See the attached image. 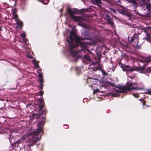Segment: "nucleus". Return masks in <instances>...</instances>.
<instances>
[{
    "label": "nucleus",
    "mask_w": 151,
    "mask_h": 151,
    "mask_svg": "<svg viewBox=\"0 0 151 151\" xmlns=\"http://www.w3.org/2000/svg\"><path fill=\"white\" fill-rule=\"evenodd\" d=\"M39 101L38 104H37V108L38 109L39 112L37 114L33 113V116L34 118L37 119H42V120L40 121L39 122V125L37 129L31 132L29 134L33 136V137L29 138L27 140V146L29 148L34 145L36 143L37 141L40 140L41 138L40 137L39 138L38 137L40 133L42 130V128L41 127L45 123V116L46 114L47 113V111L46 110H44L42 111V110L44 106V101L43 99H38Z\"/></svg>",
    "instance_id": "nucleus-1"
},
{
    "label": "nucleus",
    "mask_w": 151,
    "mask_h": 151,
    "mask_svg": "<svg viewBox=\"0 0 151 151\" xmlns=\"http://www.w3.org/2000/svg\"><path fill=\"white\" fill-rule=\"evenodd\" d=\"M69 45L70 54L73 57H76L78 52L76 50L77 47L80 46L82 50H86L90 54H93L87 49L88 45H92L93 43V40L88 38H84L77 36L75 32L72 30L70 32V40L67 41Z\"/></svg>",
    "instance_id": "nucleus-2"
},
{
    "label": "nucleus",
    "mask_w": 151,
    "mask_h": 151,
    "mask_svg": "<svg viewBox=\"0 0 151 151\" xmlns=\"http://www.w3.org/2000/svg\"><path fill=\"white\" fill-rule=\"evenodd\" d=\"M135 84V83L130 82L129 84L127 83L126 86L120 85L118 87L116 86L114 83H111L110 85L112 87H115L120 89V90H117L115 88L114 89V90H115L117 93H125L128 92L132 90H141L142 89L137 87H135L134 85Z\"/></svg>",
    "instance_id": "nucleus-3"
},
{
    "label": "nucleus",
    "mask_w": 151,
    "mask_h": 151,
    "mask_svg": "<svg viewBox=\"0 0 151 151\" xmlns=\"http://www.w3.org/2000/svg\"><path fill=\"white\" fill-rule=\"evenodd\" d=\"M66 12L74 21L79 23L81 22L82 19L81 17L74 15V14L77 12V11L71 9L69 7H67L66 8Z\"/></svg>",
    "instance_id": "nucleus-4"
},
{
    "label": "nucleus",
    "mask_w": 151,
    "mask_h": 151,
    "mask_svg": "<svg viewBox=\"0 0 151 151\" xmlns=\"http://www.w3.org/2000/svg\"><path fill=\"white\" fill-rule=\"evenodd\" d=\"M122 68L123 71H126L127 73H130L135 71H139V70H143V68H139L138 67L134 68L131 67L129 65H126L125 68H123L122 67Z\"/></svg>",
    "instance_id": "nucleus-5"
},
{
    "label": "nucleus",
    "mask_w": 151,
    "mask_h": 151,
    "mask_svg": "<svg viewBox=\"0 0 151 151\" xmlns=\"http://www.w3.org/2000/svg\"><path fill=\"white\" fill-rule=\"evenodd\" d=\"M82 62L85 64H90L89 66L92 64H94V63L91 61L90 56H89V53L86 54L84 55V57L82 58Z\"/></svg>",
    "instance_id": "nucleus-6"
},
{
    "label": "nucleus",
    "mask_w": 151,
    "mask_h": 151,
    "mask_svg": "<svg viewBox=\"0 0 151 151\" xmlns=\"http://www.w3.org/2000/svg\"><path fill=\"white\" fill-rule=\"evenodd\" d=\"M143 5L146 6L147 9L151 13V1L150 2V0H141Z\"/></svg>",
    "instance_id": "nucleus-7"
},
{
    "label": "nucleus",
    "mask_w": 151,
    "mask_h": 151,
    "mask_svg": "<svg viewBox=\"0 0 151 151\" xmlns=\"http://www.w3.org/2000/svg\"><path fill=\"white\" fill-rule=\"evenodd\" d=\"M119 13L122 14H124L129 17H131V14L126 9H122L119 11Z\"/></svg>",
    "instance_id": "nucleus-8"
},
{
    "label": "nucleus",
    "mask_w": 151,
    "mask_h": 151,
    "mask_svg": "<svg viewBox=\"0 0 151 151\" xmlns=\"http://www.w3.org/2000/svg\"><path fill=\"white\" fill-rule=\"evenodd\" d=\"M140 61L146 64L148 63L151 62V55L147 57H145L143 59L140 60Z\"/></svg>",
    "instance_id": "nucleus-9"
},
{
    "label": "nucleus",
    "mask_w": 151,
    "mask_h": 151,
    "mask_svg": "<svg viewBox=\"0 0 151 151\" xmlns=\"http://www.w3.org/2000/svg\"><path fill=\"white\" fill-rule=\"evenodd\" d=\"M139 68H143V70H139V71L141 72V73H146L151 72V67H149L145 69V68L144 66L139 67Z\"/></svg>",
    "instance_id": "nucleus-10"
},
{
    "label": "nucleus",
    "mask_w": 151,
    "mask_h": 151,
    "mask_svg": "<svg viewBox=\"0 0 151 151\" xmlns=\"http://www.w3.org/2000/svg\"><path fill=\"white\" fill-rule=\"evenodd\" d=\"M138 35L137 34H135L133 37H130V40H129V42H132L134 40H136L137 41L138 40ZM129 37H128V38H129Z\"/></svg>",
    "instance_id": "nucleus-11"
},
{
    "label": "nucleus",
    "mask_w": 151,
    "mask_h": 151,
    "mask_svg": "<svg viewBox=\"0 0 151 151\" xmlns=\"http://www.w3.org/2000/svg\"><path fill=\"white\" fill-rule=\"evenodd\" d=\"M39 81L40 83V84H39V86L40 87L39 88L41 89V90H42L44 86L43 84L44 83L43 78H39Z\"/></svg>",
    "instance_id": "nucleus-12"
},
{
    "label": "nucleus",
    "mask_w": 151,
    "mask_h": 151,
    "mask_svg": "<svg viewBox=\"0 0 151 151\" xmlns=\"http://www.w3.org/2000/svg\"><path fill=\"white\" fill-rule=\"evenodd\" d=\"M92 3L93 4L97 5L99 6L101 4H102V2L101 1V0H91Z\"/></svg>",
    "instance_id": "nucleus-13"
},
{
    "label": "nucleus",
    "mask_w": 151,
    "mask_h": 151,
    "mask_svg": "<svg viewBox=\"0 0 151 151\" xmlns=\"http://www.w3.org/2000/svg\"><path fill=\"white\" fill-rule=\"evenodd\" d=\"M16 24L18 26L19 28H21L23 26L22 22L19 19H17L16 21Z\"/></svg>",
    "instance_id": "nucleus-14"
},
{
    "label": "nucleus",
    "mask_w": 151,
    "mask_h": 151,
    "mask_svg": "<svg viewBox=\"0 0 151 151\" xmlns=\"http://www.w3.org/2000/svg\"><path fill=\"white\" fill-rule=\"evenodd\" d=\"M127 1L129 3H132L134 4V6L135 8H136L137 6V3L136 2V0H127Z\"/></svg>",
    "instance_id": "nucleus-15"
},
{
    "label": "nucleus",
    "mask_w": 151,
    "mask_h": 151,
    "mask_svg": "<svg viewBox=\"0 0 151 151\" xmlns=\"http://www.w3.org/2000/svg\"><path fill=\"white\" fill-rule=\"evenodd\" d=\"M13 13V18L16 19V21H17V19H19L18 18V16L17 14H16V11L14 9L13 10V11L12 12Z\"/></svg>",
    "instance_id": "nucleus-16"
},
{
    "label": "nucleus",
    "mask_w": 151,
    "mask_h": 151,
    "mask_svg": "<svg viewBox=\"0 0 151 151\" xmlns=\"http://www.w3.org/2000/svg\"><path fill=\"white\" fill-rule=\"evenodd\" d=\"M22 140V139L21 138L18 139L16 142L12 144V146L17 145V146H18L19 143H20L21 142L23 141Z\"/></svg>",
    "instance_id": "nucleus-17"
},
{
    "label": "nucleus",
    "mask_w": 151,
    "mask_h": 151,
    "mask_svg": "<svg viewBox=\"0 0 151 151\" xmlns=\"http://www.w3.org/2000/svg\"><path fill=\"white\" fill-rule=\"evenodd\" d=\"M75 70L78 75L79 74L81 73V70L80 68L78 67H76L75 68Z\"/></svg>",
    "instance_id": "nucleus-18"
},
{
    "label": "nucleus",
    "mask_w": 151,
    "mask_h": 151,
    "mask_svg": "<svg viewBox=\"0 0 151 151\" xmlns=\"http://www.w3.org/2000/svg\"><path fill=\"white\" fill-rule=\"evenodd\" d=\"M33 64H34L35 65V66L36 68H40V67L39 66L38 63H37V60H34Z\"/></svg>",
    "instance_id": "nucleus-19"
},
{
    "label": "nucleus",
    "mask_w": 151,
    "mask_h": 151,
    "mask_svg": "<svg viewBox=\"0 0 151 151\" xmlns=\"http://www.w3.org/2000/svg\"><path fill=\"white\" fill-rule=\"evenodd\" d=\"M49 2V0H42L41 2L44 4H47Z\"/></svg>",
    "instance_id": "nucleus-20"
},
{
    "label": "nucleus",
    "mask_w": 151,
    "mask_h": 151,
    "mask_svg": "<svg viewBox=\"0 0 151 151\" xmlns=\"http://www.w3.org/2000/svg\"><path fill=\"white\" fill-rule=\"evenodd\" d=\"M99 69L102 72L103 74L104 75H107V73L104 71V69H102L101 68H100L99 67Z\"/></svg>",
    "instance_id": "nucleus-21"
},
{
    "label": "nucleus",
    "mask_w": 151,
    "mask_h": 151,
    "mask_svg": "<svg viewBox=\"0 0 151 151\" xmlns=\"http://www.w3.org/2000/svg\"><path fill=\"white\" fill-rule=\"evenodd\" d=\"M108 21L109 24H111L113 25L114 24V22L112 21L111 19L110 18H109L108 19Z\"/></svg>",
    "instance_id": "nucleus-22"
},
{
    "label": "nucleus",
    "mask_w": 151,
    "mask_h": 151,
    "mask_svg": "<svg viewBox=\"0 0 151 151\" xmlns=\"http://www.w3.org/2000/svg\"><path fill=\"white\" fill-rule=\"evenodd\" d=\"M87 11V10L86 9H80V10L79 11H76L77 12H86Z\"/></svg>",
    "instance_id": "nucleus-23"
},
{
    "label": "nucleus",
    "mask_w": 151,
    "mask_h": 151,
    "mask_svg": "<svg viewBox=\"0 0 151 151\" xmlns=\"http://www.w3.org/2000/svg\"><path fill=\"white\" fill-rule=\"evenodd\" d=\"M145 94H148L149 95H151V89H148L147 90L146 93H145Z\"/></svg>",
    "instance_id": "nucleus-24"
},
{
    "label": "nucleus",
    "mask_w": 151,
    "mask_h": 151,
    "mask_svg": "<svg viewBox=\"0 0 151 151\" xmlns=\"http://www.w3.org/2000/svg\"><path fill=\"white\" fill-rule=\"evenodd\" d=\"M147 34V38H146L147 40L150 39V34L148 33L147 32H146Z\"/></svg>",
    "instance_id": "nucleus-25"
},
{
    "label": "nucleus",
    "mask_w": 151,
    "mask_h": 151,
    "mask_svg": "<svg viewBox=\"0 0 151 151\" xmlns=\"http://www.w3.org/2000/svg\"><path fill=\"white\" fill-rule=\"evenodd\" d=\"M99 92V89H95L93 91V93L94 94H96L97 93H98Z\"/></svg>",
    "instance_id": "nucleus-26"
},
{
    "label": "nucleus",
    "mask_w": 151,
    "mask_h": 151,
    "mask_svg": "<svg viewBox=\"0 0 151 151\" xmlns=\"http://www.w3.org/2000/svg\"><path fill=\"white\" fill-rule=\"evenodd\" d=\"M38 75L39 78H43L42 74L41 73H39Z\"/></svg>",
    "instance_id": "nucleus-27"
},
{
    "label": "nucleus",
    "mask_w": 151,
    "mask_h": 151,
    "mask_svg": "<svg viewBox=\"0 0 151 151\" xmlns=\"http://www.w3.org/2000/svg\"><path fill=\"white\" fill-rule=\"evenodd\" d=\"M119 64L120 65V67L122 68V67L123 68H125V65H124L122 63H121V62H119Z\"/></svg>",
    "instance_id": "nucleus-28"
},
{
    "label": "nucleus",
    "mask_w": 151,
    "mask_h": 151,
    "mask_svg": "<svg viewBox=\"0 0 151 151\" xmlns=\"http://www.w3.org/2000/svg\"><path fill=\"white\" fill-rule=\"evenodd\" d=\"M39 93V95L41 96H42L43 95L44 91H42V90H41V91Z\"/></svg>",
    "instance_id": "nucleus-29"
},
{
    "label": "nucleus",
    "mask_w": 151,
    "mask_h": 151,
    "mask_svg": "<svg viewBox=\"0 0 151 151\" xmlns=\"http://www.w3.org/2000/svg\"><path fill=\"white\" fill-rule=\"evenodd\" d=\"M21 36L23 38H24L26 36V34L25 33L22 34L21 35Z\"/></svg>",
    "instance_id": "nucleus-30"
},
{
    "label": "nucleus",
    "mask_w": 151,
    "mask_h": 151,
    "mask_svg": "<svg viewBox=\"0 0 151 151\" xmlns=\"http://www.w3.org/2000/svg\"><path fill=\"white\" fill-rule=\"evenodd\" d=\"M133 95L136 98H138L139 97V95L138 94H136L135 93H133Z\"/></svg>",
    "instance_id": "nucleus-31"
},
{
    "label": "nucleus",
    "mask_w": 151,
    "mask_h": 151,
    "mask_svg": "<svg viewBox=\"0 0 151 151\" xmlns=\"http://www.w3.org/2000/svg\"><path fill=\"white\" fill-rule=\"evenodd\" d=\"M26 136H23L22 138H21V139H22V141H23L26 139Z\"/></svg>",
    "instance_id": "nucleus-32"
},
{
    "label": "nucleus",
    "mask_w": 151,
    "mask_h": 151,
    "mask_svg": "<svg viewBox=\"0 0 151 151\" xmlns=\"http://www.w3.org/2000/svg\"><path fill=\"white\" fill-rule=\"evenodd\" d=\"M98 69H99V68H98ZM98 69V68H94L93 69V70L94 71H96Z\"/></svg>",
    "instance_id": "nucleus-33"
},
{
    "label": "nucleus",
    "mask_w": 151,
    "mask_h": 151,
    "mask_svg": "<svg viewBox=\"0 0 151 151\" xmlns=\"http://www.w3.org/2000/svg\"><path fill=\"white\" fill-rule=\"evenodd\" d=\"M145 103H146V102H143V106L145 105Z\"/></svg>",
    "instance_id": "nucleus-34"
},
{
    "label": "nucleus",
    "mask_w": 151,
    "mask_h": 151,
    "mask_svg": "<svg viewBox=\"0 0 151 151\" xmlns=\"http://www.w3.org/2000/svg\"><path fill=\"white\" fill-rule=\"evenodd\" d=\"M63 9H60V11L61 12H63Z\"/></svg>",
    "instance_id": "nucleus-35"
},
{
    "label": "nucleus",
    "mask_w": 151,
    "mask_h": 151,
    "mask_svg": "<svg viewBox=\"0 0 151 151\" xmlns=\"http://www.w3.org/2000/svg\"><path fill=\"white\" fill-rule=\"evenodd\" d=\"M2 30L1 27H0V31H1Z\"/></svg>",
    "instance_id": "nucleus-36"
},
{
    "label": "nucleus",
    "mask_w": 151,
    "mask_h": 151,
    "mask_svg": "<svg viewBox=\"0 0 151 151\" xmlns=\"http://www.w3.org/2000/svg\"><path fill=\"white\" fill-rule=\"evenodd\" d=\"M29 58L31 59H32V56H29Z\"/></svg>",
    "instance_id": "nucleus-37"
},
{
    "label": "nucleus",
    "mask_w": 151,
    "mask_h": 151,
    "mask_svg": "<svg viewBox=\"0 0 151 151\" xmlns=\"http://www.w3.org/2000/svg\"><path fill=\"white\" fill-rule=\"evenodd\" d=\"M40 1V2H41V1H42V0H38Z\"/></svg>",
    "instance_id": "nucleus-38"
},
{
    "label": "nucleus",
    "mask_w": 151,
    "mask_h": 151,
    "mask_svg": "<svg viewBox=\"0 0 151 151\" xmlns=\"http://www.w3.org/2000/svg\"><path fill=\"white\" fill-rule=\"evenodd\" d=\"M39 70H40V71H41V69H39Z\"/></svg>",
    "instance_id": "nucleus-39"
},
{
    "label": "nucleus",
    "mask_w": 151,
    "mask_h": 151,
    "mask_svg": "<svg viewBox=\"0 0 151 151\" xmlns=\"http://www.w3.org/2000/svg\"><path fill=\"white\" fill-rule=\"evenodd\" d=\"M138 43V41L137 42V44Z\"/></svg>",
    "instance_id": "nucleus-40"
},
{
    "label": "nucleus",
    "mask_w": 151,
    "mask_h": 151,
    "mask_svg": "<svg viewBox=\"0 0 151 151\" xmlns=\"http://www.w3.org/2000/svg\"><path fill=\"white\" fill-rule=\"evenodd\" d=\"M39 144H39H37V145H38Z\"/></svg>",
    "instance_id": "nucleus-41"
}]
</instances>
